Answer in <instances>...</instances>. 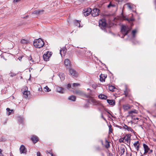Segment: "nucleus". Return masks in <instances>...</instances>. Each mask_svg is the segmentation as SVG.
<instances>
[{
  "instance_id": "obj_1",
  "label": "nucleus",
  "mask_w": 156,
  "mask_h": 156,
  "mask_svg": "<svg viewBox=\"0 0 156 156\" xmlns=\"http://www.w3.org/2000/svg\"><path fill=\"white\" fill-rule=\"evenodd\" d=\"M34 45L36 48H42L44 44V41L41 39H35L34 41Z\"/></svg>"
},
{
  "instance_id": "obj_2",
  "label": "nucleus",
  "mask_w": 156,
  "mask_h": 156,
  "mask_svg": "<svg viewBox=\"0 0 156 156\" xmlns=\"http://www.w3.org/2000/svg\"><path fill=\"white\" fill-rule=\"evenodd\" d=\"M131 30V28L129 27L128 26L125 25H122L121 28V32L122 34L124 35L123 37H124L126 35L129 31Z\"/></svg>"
},
{
  "instance_id": "obj_3",
  "label": "nucleus",
  "mask_w": 156,
  "mask_h": 156,
  "mask_svg": "<svg viewBox=\"0 0 156 156\" xmlns=\"http://www.w3.org/2000/svg\"><path fill=\"white\" fill-rule=\"evenodd\" d=\"M52 55V53L51 52L48 51L46 52L43 55L44 60L45 61H48Z\"/></svg>"
},
{
  "instance_id": "obj_4",
  "label": "nucleus",
  "mask_w": 156,
  "mask_h": 156,
  "mask_svg": "<svg viewBox=\"0 0 156 156\" xmlns=\"http://www.w3.org/2000/svg\"><path fill=\"white\" fill-rule=\"evenodd\" d=\"M99 10L97 8H95L93 9L91 12V15L93 16H96L99 15Z\"/></svg>"
},
{
  "instance_id": "obj_5",
  "label": "nucleus",
  "mask_w": 156,
  "mask_h": 156,
  "mask_svg": "<svg viewBox=\"0 0 156 156\" xmlns=\"http://www.w3.org/2000/svg\"><path fill=\"white\" fill-rule=\"evenodd\" d=\"M131 136V135L130 134H128L124 137L125 143L127 144L130 142Z\"/></svg>"
},
{
  "instance_id": "obj_6",
  "label": "nucleus",
  "mask_w": 156,
  "mask_h": 156,
  "mask_svg": "<svg viewBox=\"0 0 156 156\" xmlns=\"http://www.w3.org/2000/svg\"><path fill=\"white\" fill-rule=\"evenodd\" d=\"M99 26L100 27H105L106 26V23L105 19L100 20L99 21Z\"/></svg>"
},
{
  "instance_id": "obj_7",
  "label": "nucleus",
  "mask_w": 156,
  "mask_h": 156,
  "mask_svg": "<svg viewBox=\"0 0 156 156\" xmlns=\"http://www.w3.org/2000/svg\"><path fill=\"white\" fill-rule=\"evenodd\" d=\"M69 73L70 74L73 76H76L77 75V73L76 71L73 69L70 68L69 69Z\"/></svg>"
},
{
  "instance_id": "obj_8",
  "label": "nucleus",
  "mask_w": 156,
  "mask_h": 156,
  "mask_svg": "<svg viewBox=\"0 0 156 156\" xmlns=\"http://www.w3.org/2000/svg\"><path fill=\"white\" fill-rule=\"evenodd\" d=\"M20 150L21 154L25 153L27 152L26 149L23 145L20 146Z\"/></svg>"
},
{
  "instance_id": "obj_9",
  "label": "nucleus",
  "mask_w": 156,
  "mask_h": 156,
  "mask_svg": "<svg viewBox=\"0 0 156 156\" xmlns=\"http://www.w3.org/2000/svg\"><path fill=\"white\" fill-rule=\"evenodd\" d=\"M123 128L129 131H130L131 133H134L133 130L130 127L127 126V125H125L123 126Z\"/></svg>"
},
{
  "instance_id": "obj_10",
  "label": "nucleus",
  "mask_w": 156,
  "mask_h": 156,
  "mask_svg": "<svg viewBox=\"0 0 156 156\" xmlns=\"http://www.w3.org/2000/svg\"><path fill=\"white\" fill-rule=\"evenodd\" d=\"M100 80L101 82L105 81V79L107 77L106 75L105 74H101L100 76Z\"/></svg>"
},
{
  "instance_id": "obj_11",
  "label": "nucleus",
  "mask_w": 156,
  "mask_h": 156,
  "mask_svg": "<svg viewBox=\"0 0 156 156\" xmlns=\"http://www.w3.org/2000/svg\"><path fill=\"white\" fill-rule=\"evenodd\" d=\"M66 52V50L65 47H63L60 50V53L61 56H64Z\"/></svg>"
},
{
  "instance_id": "obj_12",
  "label": "nucleus",
  "mask_w": 156,
  "mask_h": 156,
  "mask_svg": "<svg viewBox=\"0 0 156 156\" xmlns=\"http://www.w3.org/2000/svg\"><path fill=\"white\" fill-rule=\"evenodd\" d=\"M91 9L90 8H88L87 9V10H86V11L83 12L84 15L85 16H88L91 13Z\"/></svg>"
},
{
  "instance_id": "obj_13",
  "label": "nucleus",
  "mask_w": 156,
  "mask_h": 156,
  "mask_svg": "<svg viewBox=\"0 0 156 156\" xmlns=\"http://www.w3.org/2000/svg\"><path fill=\"white\" fill-rule=\"evenodd\" d=\"M133 145L137 151H138L139 150V146L140 145L139 141H137L135 142L134 143Z\"/></svg>"
},
{
  "instance_id": "obj_14",
  "label": "nucleus",
  "mask_w": 156,
  "mask_h": 156,
  "mask_svg": "<svg viewBox=\"0 0 156 156\" xmlns=\"http://www.w3.org/2000/svg\"><path fill=\"white\" fill-rule=\"evenodd\" d=\"M98 97L99 99L102 100H105L107 98V96L104 94H99L98 96Z\"/></svg>"
},
{
  "instance_id": "obj_15",
  "label": "nucleus",
  "mask_w": 156,
  "mask_h": 156,
  "mask_svg": "<svg viewBox=\"0 0 156 156\" xmlns=\"http://www.w3.org/2000/svg\"><path fill=\"white\" fill-rule=\"evenodd\" d=\"M20 42L23 45H26L29 43V41L28 39H23L21 40Z\"/></svg>"
},
{
  "instance_id": "obj_16",
  "label": "nucleus",
  "mask_w": 156,
  "mask_h": 156,
  "mask_svg": "<svg viewBox=\"0 0 156 156\" xmlns=\"http://www.w3.org/2000/svg\"><path fill=\"white\" fill-rule=\"evenodd\" d=\"M90 100L92 103L95 105H98L99 103V101L98 100L93 98L91 99Z\"/></svg>"
},
{
  "instance_id": "obj_17",
  "label": "nucleus",
  "mask_w": 156,
  "mask_h": 156,
  "mask_svg": "<svg viewBox=\"0 0 156 156\" xmlns=\"http://www.w3.org/2000/svg\"><path fill=\"white\" fill-rule=\"evenodd\" d=\"M43 11V10L41 9L36 10L33 12L32 13L33 14H39L42 13Z\"/></svg>"
},
{
  "instance_id": "obj_18",
  "label": "nucleus",
  "mask_w": 156,
  "mask_h": 156,
  "mask_svg": "<svg viewBox=\"0 0 156 156\" xmlns=\"http://www.w3.org/2000/svg\"><path fill=\"white\" fill-rule=\"evenodd\" d=\"M30 94V92L29 91H28L27 90H25L23 91V95L24 97L25 98H27L28 97L29 95Z\"/></svg>"
},
{
  "instance_id": "obj_19",
  "label": "nucleus",
  "mask_w": 156,
  "mask_h": 156,
  "mask_svg": "<svg viewBox=\"0 0 156 156\" xmlns=\"http://www.w3.org/2000/svg\"><path fill=\"white\" fill-rule=\"evenodd\" d=\"M64 63L66 67H68L70 66V62L68 59H66L65 60Z\"/></svg>"
},
{
  "instance_id": "obj_20",
  "label": "nucleus",
  "mask_w": 156,
  "mask_h": 156,
  "mask_svg": "<svg viewBox=\"0 0 156 156\" xmlns=\"http://www.w3.org/2000/svg\"><path fill=\"white\" fill-rule=\"evenodd\" d=\"M143 147L144 149V153H147L149 149L148 146L146 144H143Z\"/></svg>"
},
{
  "instance_id": "obj_21",
  "label": "nucleus",
  "mask_w": 156,
  "mask_h": 156,
  "mask_svg": "<svg viewBox=\"0 0 156 156\" xmlns=\"http://www.w3.org/2000/svg\"><path fill=\"white\" fill-rule=\"evenodd\" d=\"M57 90L58 92L61 93H63L65 92L64 89L61 87H58L57 88Z\"/></svg>"
},
{
  "instance_id": "obj_22",
  "label": "nucleus",
  "mask_w": 156,
  "mask_h": 156,
  "mask_svg": "<svg viewBox=\"0 0 156 156\" xmlns=\"http://www.w3.org/2000/svg\"><path fill=\"white\" fill-rule=\"evenodd\" d=\"M31 139L34 143H36L38 140V139L36 136H33Z\"/></svg>"
},
{
  "instance_id": "obj_23",
  "label": "nucleus",
  "mask_w": 156,
  "mask_h": 156,
  "mask_svg": "<svg viewBox=\"0 0 156 156\" xmlns=\"http://www.w3.org/2000/svg\"><path fill=\"white\" fill-rule=\"evenodd\" d=\"M108 103L112 105H115V101L114 100H107Z\"/></svg>"
},
{
  "instance_id": "obj_24",
  "label": "nucleus",
  "mask_w": 156,
  "mask_h": 156,
  "mask_svg": "<svg viewBox=\"0 0 156 156\" xmlns=\"http://www.w3.org/2000/svg\"><path fill=\"white\" fill-rule=\"evenodd\" d=\"M123 108L124 110H127L131 108V106L129 105H126L123 106Z\"/></svg>"
},
{
  "instance_id": "obj_25",
  "label": "nucleus",
  "mask_w": 156,
  "mask_h": 156,
  "mask_svg": "<svg viewBox=\"0 0 156 156\" xmlns=\"http://www.w3.org/2000/svg\"><path fill=\"white\" fill-rule=\"evenodd\" d=\"M75 94L77 95H82L83 94L82 91L79 90H77L75 91Z\"/></svg>"
},
{
  "instance_id": "obj_26",
  "label": "nucleus",
  "mask_w": 156,
  "mask_h": 156,
  "mask_svg": "<svg viewBox=\"0 0 156 156\" xmlns=\"http://www.w3.org/2000/svg\"><path fill=\"white\" fill-rule=\"evenodd\" d=\"M128 113L129 115H131L132 116L133 113L137 114V111L136 110L134 109L129 112Z\"/></svg>"
},
{
  "instance_id": "obj_27",
  "label": "nucleus",
  "mask_w": 156,
  "mask_h": 156,
  "mask_svg": "<svg viewBox=\"0 0 156 156\" xmlns=\"http://www.w3.org/2000/svg\"><path fill=\"white\" fill-rule=\"evenodd\" d=\"M68 99L73 101H75L76 99V97L73 95L70 96L68 97Z\"/></svg>"
},
{
  "instance_id": "obj_28",
  "label": "nucleus",
  "mask_w": 156,
  "mask_h": 156,
  "mask_svg": "<svg viewBox=\"0 0 156 156\" xmlns=\"http://www.w3.org/2000/svg\"><path fill=\"white\" fill-rule=\"evenodd\" d=\"M125 152V149L123 147H121L119 150V154L121 155H123Z\"/></svg>"
},
{
  "instance_id": "obj_29",
  "label": "nucleus",
  "mask_w": 156,
  "mask_h": 156,
  "mask_svg": "<svg viewBox=\"0 0 156 156\" xmlns=\"http://www.w3.org/2000/svg\"><path fill=\"white\" fill-rule=\"evenodd\" d=\"M105 146L106 148H108L110 146L109 142H108L107 140H105Z\"/></svg>"
},
{
  "instance_id": "obj_30",
  "label": "nucleus",
  "mask_w": 156,
  "mask_h": 156,
  "mask_svg": "<svg viewBox=\"0 0 156 156\" xmlns=\"http://www.w3.org/2000/svg\"><path fill=\"white\" fill-rule=\"evenodd\" d=\"M44 89H45L44 91L46 92H49L51 91V89H50L47 86L44 87Z\"/></svg>"
},
{
  "instance_id": "obj_31",
  "label": "nucleus",
  "mask_w": 156,
  "mask_h": 156,
  "mask_svg": "<svg viewBox=\"0 0 156 156\" xmlns=\"http://www.w3.org/2000/svg\"><path fill=\"white\" fill-rule=\"evenodd\" d=\"M80 21L76 20L75 21V23L76 26L80 27Z\"/></svg>"
},
{
  "instance_id": "obj_32",
  "label": "nucleus",
  "mask_w": 156,
  "mask_h": 156,
  "mask_svg": "<svg viewBox=\"0 0 156 156\" xmlns=\"http://www.w3.org/2000/svg\"><path fill=\"white\" fill-rule=\"evenodd\" d=\"M115 87L112 86H109L108 87L109 90L111 91H114L115 89Z\"/></svg>"
},
{
  "instance_id": "obj_33",
  "label": "nucleus",
  "mask_w": 156,
  "mask_h": 156,
  "mask_svg": "<svg viewBox=\"0 0 156 156\" xmlns=\"http://www.w3.org/2000/svg\"><path fill=\"white\" fill-rule=\"evenodd\" d=\"M6 110L7 111L9 112V113H8V115H10L11 114V112H12L13 111V110H11L9 108H6Z\"/></svg>"
},
{
  "instance_id": "obj_34",
  "label": "nucleus",
  "mask_w": 156,
  "mask_h": 156,
  "mask_svg": "<svg viewBox=\"0 0 156 156\" xmlns=\"http://www.w3.org/2000/svg\"><path fill=\"white\" fill-rule=\"evenodd\" d=\"M127 5L128 7L130 9H131L133 7V5L130 4H127Z\"/></svg>"
},
{
  "instance_id": "obj_35",
  "label": "nucleus",
  "mask_w": 156,
  "mask_h": 156,
  "mask_svg": "<svg viewBox=\"0 0 156 156\" xmlns=\"http://www.w3.org/2000/svg\"><path fill=\"white\" fill-rule=\"evenodd\" d=\"M136 32V30H133L132 31V34L133 35V37H135V34Z\"/></svg>"
},
{
  "instance_id": "obj_36",
  "label": "nucleus",
  "mask_w": 156,
  "mask_h": 156,
  "mask_svg": "<svg viewBox=\"0 0 156 156\" xmlns=\"http://www.w3.org/2000/svg\"><path fill=\"white\" fill-rule=\"evenodd\" d=\"M132 119L133 120L135 121L136 122H137L139 120V118L137 117L135 118V117H132Z\"/></svg>"
},
{
  "instance_id": "obj_37",
  "label": "nucleus",
  "mask_w": 156,
  "mask_h": 156,
  "mask_svg": "<svg viewBox=\"0 0 156 156\" xmlns=\"http://www.w3.org/2000/svg\"><path fill=\"white\" fill-rule=\"evenodd\" d=\"M80 85V84L78 83H74L73 84V87H76V86H79Z\"/></svg>"
},
{
  "instance_id": "obj_38",
  "label": "nucleus",
  "mask_w": 156,
  "mask_h": 156,
  "mask_svg": "<svg viewBox=\"0 0 156 156\" xmlns=\"http://www.w3.org/2000/svg\"><path fill=\"white\" fill-rule=\"evenodd\" d=\"M115 7V5L113 4H112L111 3L108 5V7L110 8L111 7Z\"/></svg>"
},
{
  "instance_id": "obj_39",
  "label": "nucleus",
  "mask_w": 156,
  "mask_h": 156,
  "mask_svg": "<svg viewBox=\"0 0 156 156\" xmlns=\"http://www.w3.org/2000/svg\"><path fill=\"white\" fill-rule=\"evenodd\" d=\"M119 141L120 142H123L124 143V137L120 138L119 139Z\"/></svg>"
},
{
  "instance_id": "obj_40",
  "label": "nucleus",
  "mask_w": 156,
  "mask_h": 156,
  "mask_svg": "<svg viewBox=\"0 0 156 156\" xmlns=\"http://www.w3.org/2000/svg\"><path fill=\"white\" fill-rule=\"evenodd\" d=\"M10 74V76L11 77H13V76H15L16 75V74H15V73H11Z\"/></svg>"
},
{
  "instance_id": "obj_41",
  "label": "nucleus",
  "mask_w": 156,
  "mask_h": 156,
  "mask_svg": "<svg viewBox=\"0 0 156 156\" xmlns=\"http://www.w3.org/2000/svg\"><path fill=\"white\" fill-rule=\"evenodd\" d=\"M109 131H110V132H112V129L111 128V126H109Z\"/></svg>"
},
{
  "instance_id": "obj_42",
  "label": "nucleus",
  "mask_w": 156,
  "mask_h": 156,
  "mask_svg": "<svg viewBox=\"0 0 156 156\" xmlns=\"http://www.w3.org/2000/svg\"><path fill=\"white\" fill-rule=\"evenodd\" d=\"M71 87V85L70 84H68L67 85V88L69 89Z\"/></svg>"
},
{
  "instance_id": "obj_43",
  "label": "nucleus",
  "mask_w": 156,
  "mask_h": 156,
  "mask_svg": "<svg viewBox=\"0 0 156 156\" xmlns=\"http://www.w3.org/2000/svg\"><path fill=\"white\" fill-rule=\"evenodd\" d=\"M37 156H41V154L39 152H37Z\"/></svg>"
},
{
  "instance_id": "obj_44",
  "label": "nucleus",
  "mask_w": 156,
  "mask_h": 156,
  "mask_svg": "<svg viewBox=\"0 0 156 156\" xmlns=\"http://www.w3.org/2000/svg\"><path fill=\"white\" fill-rule=\"evenodd\" d=\"M20 0H14L13 2L14 3L18 2H19Z\"/></svg>"
},
{
  "instance_id": "obj_45",
  "label": "nucleus",
  "mask_w": 156,
  "mask_h": 156,
  "mask_svg": "<svg viewBox=\"0 0 156 156\" xmlns=\"http://www.w3.org/2000/svg\"><path fill=\"white\" fill-rule=\"evenodd\" d=\"M127 20L129 21H133V20H134V19L133 18V19H127Z\"/></svg>"
},
{
  "instance_id": "obj_46",
  "label": "nucleus",
  "mask_w": 156,
  "mask_h": 156,
  "mask_svg": "<svg viewBox=\"0 0 156 156\" xmlns=\"http://www.w3.org/2000/svg\"><path fill=\"white\" fill-rule=\"evenodd\" d=\"M0 156H3L1 153V150L0 149Z\"/></svg>"
},
{
  "instance_id": "obj_47",
  "label": "nucleus",
  "mask_w": 156,
  "mask_h": 156,
  "mask_svg": "<svg viewBox=\"0 0 156 156\" xmlns=\"http://www.w3.org/2000/svg\"><path fill=\"white\" fill-rule=\"evenodd\" d=\"M22 57H20L18 58V59L20 61L21 59H22Z\"/></svg>"
},
{
  "instance_id": "obj_48",
  "label": "nucleus",
  "mask_w": 156,
  "mask_h": 156,
  "mask_svg": "<svg viewBox=\"0 0 156 156\" xmlns=\"http://www.w3.org/2000/svg\"><path fill=\"white\" fill-rule=\"evenodd\" d=\"M102 117L104 119V120H106L103 117V115H102Z\"/></svg>"
},
{
  "instance_id": "obj_49",
  "label": "nucleus",
  "mask_w": 156,
  "mask_h": 156,
  "mask_svg": "<svg viewBox=\"0 0 156 156\" xmlns=\"http://www.w3.org/2000/svg\"><path fill=\"white\" fill-rule=\"evenodd\" d=\"M51 156H54L53 154H52V153H51Z\"/></svg>"
},
{
  "instance_id": "obj_50",
  "label": "nucleus",
  "mask_w": 156,
  "mask_h": 156,
  "mask_svg": "<svg viewBox=\"0 0 156 156\" xmlns=\"http://www.w3.org/2000/svg\"><path fill=\"white\" fill-rule=\"evenodd\" d=\"M101 143L102 144H103V142L102 141H101Z\"/></svg>"
},
{
  "instance_id": "obj_51",
  "label": "nucleus",
  "mask_w": 156,
  "mask_h": 156,
  "mask_svg": "<svg viewBox=\"0 0 156 156\" xmlns=\"http://www.w3.org/2000/svg\"><path fill=\"white\" fill-rule=\"evenodd\" d=\"M87 90H90V89L89 88H87Z\"/></svg>"
},
{
  "instance_id": "obj_52",
  "label": "nucleus",
  "mask_w": 156,
  "mask_h": 156,
  "mask_svg": "<svg viewBox=\"0 0 156 156\" xmlns=\"http://www.w3.org/2000/svg\"><path fill=\"white\" fill-rule=\"evenodd\" d=\"M25 87V88H27V87Z\"/></svg>"
}]
</instances>
